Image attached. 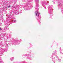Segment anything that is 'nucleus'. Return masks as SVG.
I'll return each mask as SVG.
<instances>
[{
    "label": "nucleus",
    "mask_w": 63,
    "mask_h": 63,
    "mask_svg": "<svg viewBox=\"0 0 63 63\" xmlns=\"http://www.w3.org/2000/svg\"><path fill=\"white\" fill-rule=\"evenodd\" d=\"M35 13L36 16H38V12H37V13L36 12H35Z\"/></svg>",
    "instance_id": "f257e3e1"
},
{
    "label": "nucleus",
    "mask_w": 63,
    "mask_h": 63,
    "mask_svg": "<svg viewBox=\"0 0 63 63\" xmlns=\"http://www.w3.org/2000/svg\"><path fill=\"white\" fill-rule=\"evenodd\" d=\"M0 30H2V29L0 27Z\"/></svg>",
    "instance_id": "7ed1b4c3"
},
{
    "label": "nucleus",
    "mask_w": 63,
    "mask_h": 63,
    "mask_svg": "<svg viewBox=\"0 0 63 63\" xmlns=\"http://www.w3.org/2000/svg\"><path fill=\"white\" fill-rule=\"evenodd\" d=\"M8 8H10L11 7V6H8Z\"/></svg>",
    "instance_id": "f03ea898"
}]
</instances>
